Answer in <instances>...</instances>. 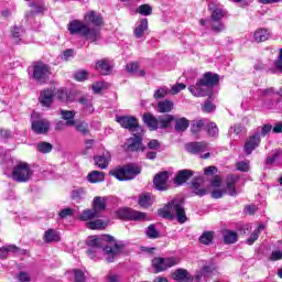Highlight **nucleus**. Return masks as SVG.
I'll list each match as a JSON object with an SVG mask.
<instances>
[{"label":"nucleus","mask_w":282,"mask_h":282,"mask_svg":"<svg viewBox=\"0 0 282 282\" xmlns=\"http://www.w3.org/2000/svg\"><path fill=\"white\" fill-rule=\"evenodd\" d=\"M238 171H241L242 173H248L250 171V162L248 161H240L237 163Z\"/></svg>","instance_id":"603ef678"},{"label":"nucleus","mask_w":282,"mask_h":282,"mask_svg":"<svg viewBox=\"0 0 282 282\" xmlns=\"http://www.w3.org/2000/svg\"><path fill=\"white\" fill-rule=\"evenodd\" d=\"M117 216L120 219H128L129 221H147V214L134 210L132 208H120L117 210Z\"/></svg>","instance_id":"1a4fd4ad"},{"label":"nucleus","mask_w":282,"mask_h":282,"mask_svg":"<svg viewBox=\"0 0 282 282\" xmlns=\"http://www.w3.org/2000/svg\"><path fill=\"white\" fill-rule=\"evenodd\" d=\"M237 182H239V176L229 175L227 177V186L223 191H225V193H228V195H230L231 197H235V195H237V187L235 186Z\"/></svg>","instance_id":"412c9836"},{"label":"nucleus","mask_w":282,"mask_h":282,"mask_svg":"<svg viewBox=\"0 0 282 282\" xmlns=\"http://www.w3.org/2000/svg\"><path fill=\"white\" fill-rule=\"evenodd\" d=\"M147 30H149V20L142 19L140 23L137 25V28L134 29L135 39H142Z\"/></svg>","instance_id":"a878e982"},{"label":"nucleus","mask_w":282,"mask_h":282,"mask_svg":"<svg viewBox=\"0 0 282 282\" xmlns=\"http://www.w3.org/2000/svg\"><path fill=\"white\" fill-rule=\"evenodd\" d=\"M22 32H23V28H20V26H14L11 31L13 39H19Z\"/></svg>","instance_id":"e2e57ef3"},{"label":"nucleus","mask_w":282,"mask_h":282,"mask_svg":"<svg viewBox=\"0 0 282 282\" xmlns=\"http://www.w3.org/2000/svg\"><path fill=\"white\" fill-rule=\"evenodd\" d=\"M91 89L94 94H100L102 89H107V83L105 82H97L93 84Z\"/></svg>","instance_id":"09e8293b"},{"label":"nucleus","mask_w":282,"mask_h":282,"mask_svg":"<svg viewBox=\"0 0 282 282\" xmlns=\"http://www.w3.org/2000/svg\"><path fill=\"white\" fill-rule=\"evenodd\" d=\"M223 239L227 246H230V243H237L239 235L230 229H225L223 230Z\"/></svg>","instance_id":"393cba45"},{"label":"nucleus","mask_w":282,"mask_h":282,"mask_svg":"<svg viewBox=\"0 0 282 282\" xmlns=\"http://www.w3.org/2000/svg\"><path fill=\"white\" fill-rule=\"evenodd\" d=\"M175 105L171 100H163L158 104V111L159 113H169L170 111H173V108Z\"/></svg>","instance_id":"7c9ffc66"},{"label":"nucleus","mask_w":282,"mask_h":282,"mask_svg":"<svg viewBox=\"0 0 282 282\" xmlns=\"http://www.w3.org/2000/svg\"><path fill=\"white\" fill-rule=\"evenodd\" d=\"M281 259H282V251H279V250L272 251L270 261H281Z\"/></svg>","instance_id":"680f3d73"},{"label":"nucleus","mask_w":282,"mask_h":282,"mask_svg":"<svg viewBox=\"0 0 282 282\" xmlns=\"http://www.w3.org/2000/svg\"><path fill=\"white\" fill-rule=\"evenodd\" d=\"M56 94V89L46 88L41 90L39 101L42 107H52V102H54V96Z\"/></svg>","instance_id":"ddd939ff"},{"label":"nucleus","mask_w":282,"mask_h":282,"mask_svg":"<svg viewBox=\"0 0 282 282\" xmlns=\"http://www.w3.org/2000/svg\"><path fill=\"white\" fill-rule=\"evenodd\" d=\"M253 36L257 43H263V41H268V39H270V31L267 29H259L254 32Z\"/></svg>","instance_id":"c9c22d12"},{"label":"nucleus","mask_w":282,"mask_h":282,"mask_svg":"<svg viewBox=\"0 0 282 282\" xmlns=\"http://www.w3.org/2000/svg\"><path fill=\"white\" fill-rule=\"evenodd\" d=\"M148 148L152 149V150H158L160 149V141L153 139L148 143Z\"/></svg>","instance_id":"0e129e2a"},{"label":"nucleus","mask_w":282,"mask_h":282,"mask_svg":"<svg viewBox=\"0 0 282 282\" xmlns=\"http://www.w3.org/2000/svg\"><path fill=\"white\" fill-rule=\"evenodd\" d=\"M183 89H186V86L184 83H180V84L173 85L170 93L172 94V96H175L180 94V91H183Z\"/></svg>","instance_id":"3c124183"},{"label":"nucleus","mask_w":282,"mask_h":282,"mask_svg":"<svg viewBox=\"0 0 282 282\" xmlns=\"http://www.w3.org/2000/svg\"><path fill=\"white\" fill-rule=\"evenodd\" d=\"M205 175H215L217 173V167L216 166H207L204 170Z\"/></svg>","instance_id":"69168bd1"},{"label":"nucleus","mask_w":282,"mask_h":282,"mask_svg":"<svg viewBox=\"0 0 282 282\" xmlns=\"http://www.w3.org/2000/svg\"><path fill=\"white\" fill-rule=\"evenodd\" d=\"M97 72H100L102 76H107L111 72V65L107 59H100L96 63Z\"/></svg>","instance_id":"c756f323"},{"label":"nucleus","mask_w":282,"mask_h":282,"mask_svg":"<svg viewBox=\"0 0 282 282\" xmlns=\"http://www.w3.org/2000/svg\"><path fill=\"white\" fill-rule=\"evenodd\" d=\"M173 279L178 282H188L191 281V274L185 269H177L173 273Z\"/></svg>","instance_id":"bb28decb"},{"label":"nucleus","mask_w":282,"mask_h":282,"mask_svg":"<svg viewBox=\"0 0 282 282\" xmlns=\"http://www.w3.org/2000/svg\"><path fill=\"white\" fill-rule=\"evenodd\" d=\"M145 236L148 239H160V231L158 228H155L154 224H151L147 229H145Z\"/></svg>","instance_id":"4c0bfd02"},{"label":"nucleus","mask_w":282,"mask_h":282,"mask_svg":"<svg viewBox=\"0 0 282 282\" xmlns=\"http://www.w3.org/2000/svg\"><path fill=\"white\" fill-rule=\"evenodd\" d=\"M193 171L191 170H181L177 172L175 178H174V184L177 186H182V184H186L191 177H193Z\"/></svg>","instance_id":"aec40b11"},{"label":"nucleus","mask_w":282,"mask_h":282,"mask_svg":"<svg viewBox=\"0 0 282 282\" xmlns=\"http://www.w3.org/2000/svg\"><path fill=\"white\" fill-rule=\"evenodd\" d=\"M142 120L150 131H158V129H167L169 124L175 120V117L173 115H164L155 118L153 113L145 112Z\"/></svg>","instance_id":"39448f33"},{"label":"nucleus","mask_w":282,"mask_h":282,"mask_svg":"<svg viewBox=\"0 0 282 282\" xmlns=\"http://www.w3.org/2000/svg\"><path fill=\"white\" fill-rule=\"evenodd\" d=\"M161 217L164 219H175L178 224H186L188 217H186V210H184V203L180 199H173L165 205L164 208L159 210Z\"/></svg>","instance_id":"20e7f679"},{"label":"nucleus","mask_w":282,"mask_h":282,"mask_svg":"<svg viewBox=\"0 0 282 282\" xmlns=\"http://www.w3.org/2000/svg\"><path fill=\"white\" fill-rule=\"evenodd\" d=\"M151 204H152L151 194H142L139 197V206H141L142 208H149Z\"/></svg>","instance_id":"79ce46f5"},{"label":"nucleus","mask_w":282,"mask_h":282,"mask_svg":"<svg viewBox=\"0 0 282 282\" xmlns=\"http://www.w3.org/2000/svg\"><path fill=\"white\" fill-rule=\"evenodd\" d=\"M261 228H263V226H260L258 229L252 231L250 237L247 239L248 246H252V243H254V241L259 239V235L261 234Z\"/></svg>","instance_id":"49530a36"},{"label":"nucleus","mask_w":282,"mask_h":282,"mask_svg":"<svg viewBox=\"0 0 282 282\" xmlns=\"http://www.w3.org/2000/svg\"><path fill=\"white\" fill-rule=\"evenodd\" d=\"M208 10L212 12L210 19L214 22H219L226 17V11L221 8H215L214 4H209Z\"/></svg>","instance_id":"5701e85b"},{"label":"nucleus","mask_w":282,"mask_h":282,"mask_svg":"<svg viewBox=\"0 0 282 282\" xmlns=\"http://www.w3.org/2000/svg\"><path fill=\"white\" fill-rule=\"evenodd\" d=\"M216 106L210 101V99H207L203 106V111L205 113H210L212 111H215Z\"/></svg>","instance_id":"864d4df0"},{"label":"nucleus","mask_w":282,"mask_h":282,"mask_svg":"<svg viewBox=\"0 0 282 282\" xmlns=\"http://www.w3.org/2000/svg\"><path fill=\"white\" fill-rule=\"evenodd\" d=\"M169 177H170V174L166 171L158 173L154 176L153 183L156 191H169Z\"/></svg>","instance_id":"f8f14e48"},{"label":"nucleus","mask_w":282,"mask_h":282,"mask_svg":"<svg viewBox=\"0 0 282 282\" xmlns=\"http://www.w3.org/2000/svg\"><path fill=\"white\" fill-rule=\"evenodd\" d=\"M173 121H175V126L174 129L177 132H184L186 131V129H188L191 121H188V119L186 118H178V119H174Z\"/></svg>","instance_id":"72a5a7b5"},{"label":"nucleus","mask_w":282,"mask_h":282,"mask_svg":"<svg viewBox=\"0 0 282 282\" xmlns=\"http://www.w3.org/2000/svg\"><path fill=\"white\" fill-rule=\"evenodd\" d=\"M281 156V153L279 151H275L272 155L267 158V164H272L273 162H276L279 158Z\"/></svg>","instance_id":"bf43d9fd"},{"label":"nucleus","mask_w":282,"mask_h":282,"mask_svg":"<svg viewBox=\"0 0 282 282\" xmlns=\"http://www.w3.org/2000/svg\"><path fill=\"white\" fill-rule=\"evenodd\" d=\"M15 279L19 282H31L32 275L28 271H20L15 274Z\"/></svg>","instance_id":"c03bdc74"},{"label":"nucleus","mask_w":282,"mask_h":282,"mask_svg":"<svg viewBox=\"0 0 282 282\" xmlns=\"http://www.w3.org/2000/svg\"><path fill=\"white\" fill-rule=\"evenodd\" d=\"M86 148L85 150H83V155H87V153H89V151H91V147H94V140L93 139H88L85 141Z\"/></svg>","instance_id":"052dcab7"},{"label":"nucleus","mask_w":282,"mask_h":282,"mask_svg":"<svg viewBox=\"0 0 282 282\" xmlns=\"http://www.w3.org/2000/svg\"><path fill=\"white\" fill-rule=\"evenodd\" d=\"M260 143H261V137H259V134L251 135L245 143V148H243L245 153L247 155H250L252 151H254V149L259 147Z\"/></svg>","instance_id":"a211bd4d"},{"label":"nucleus","mask_w":282,"mask_h":282,"mask_svg":"<svg viewBox=\"0 0 282 282\" xmlns=\"http://www.w3.org/2000/svg\"><path fill=\"white\" fill-rule=\"evenodd\" d=\"M216 85H219V76L213 72H207L197 80L196 85L188 87V91L196 98H204L210 94V89Z\"/></svg>","instance_id":"7ed1b4c3"},{"label":"nucleus","mask_w":282,"mask_h":282,"mask_svg":"<svg viewBox=\"0 0 282 282\" xmlns=\"http://www.w3.org/2000/svg\"><path fill=\"white\" fill-rule=\"evenodd\" d=\"M73 127H75L76 131H78V133H82V135L89 134V124L85 121H75V124H73Z\"/></svg>","instance_id":"e433bc0d"},{"label":"nucleus","mask_w":282,"mask_h":282,"mask_svg":"<svg viewBox=\"0 0 282 282\" xmlns=\"http://www.w3.org/2000/svg\"><path fill=\"white\" fill-rule=\"evenodd\" d=\"M91 208L102 217V213L107 210V197L95 196L91 203Z\"/></svg>","instance_id":"dca6fc26"},{"label":"nucleus","mask_w":282,"mask_h":282,"mask_svg":"<svg viewBox=\"0 0 282 282\" xmlns=\"http://www.w3.org/2000/svg\"><path fill=\"white\" fill-rule=\"evenodd\" d=\"M50 76H52L51 65L43 62H35L33 64V80H35L37 85H45V83L50 80Z\"/></svg>","instance_id":"423d86ee"},{"label":"nucleus","mask_w":282,"mask_h":282,"mask_svg":"<svg viewBox=\"0 0 282 282\" xmlns=\"http://www.w3.org/2000/svg\"><path fill=\"white\" fill-rule=\"evenodd\" d=\"M43 241L44 243H58L61 241V232L50 228L44 231Z\"/></svg>","instance_id":"6ab92c4d"},{"label":"nucleus","mask_w":282,"mask_h":282,"mask_svg":"<svg viewBox=\"0 0 282 282\" xmlns=\"http://www.w3.org/2000/svg\"><path fill=\"white\" fill-rule=\"evenodd\" d=\"M140 173L141 171L139 166L130 164L116 170H111L109 175H112V177H116L120 182H124L127 180H133L135 175H140Z\"/></svg>","instance_id":"0eeeda50"},{"label":"nucleus","mask_w":282,"mask_h":282,"mask_svg":"<svg viewBox=\"0 0 282 282\" xmlns=\"http://www.w3.org/2000/svg\"><path fill=\"white\" fill-rule=\"evenodd\" d=\"M180 261L177 258H161L156 257L152 260V268L155 270V272H164L169 270V268H173V265H177Z\"/></svg>","instance_id":"9d476101"},{"label":"nucleus","mask_w":282,"mask_h":282,"mask_svg":"<svg viewBox=\"0 0 282 282\" xmlns=\"http://www.w3.org/2000/svg\"><path fill=\"white\" fill-rule=\"evenodd\" d=\"M52 149H54V145L50 142L42 141L36 144V150L39 153H52Z\"/></svg>","instance_id":"58836bf2"},{"label":"nucleus","mask_w":282,"mask_h":282,"mask_svg":"<svg viewBox=\"0 0 282 282\" xmlns=\"http://www.w3.org/2000/svg\"><path fill=\"white\" fill-rule=\"evenodd\" d=\"M139 14H142L143 17H150L153 12V8L149 4H142L138 9Z\"/></svg>","instance_id":"de8ad7c7"},{"label":"nucleus","mask_w":282,"mask_h":282,"mask_svg":"<svg viewBox=\"0 0 282 282\" xmlns=\"http://www.w3.org/2000/svg\"><path fill=\"white\" fill-rule=\"evenodd\" d=\"M94 162L98 169L105 170L109 166V162H111V153L105 151L101 155L94 156Z\"/></svg>","instance_id":"f3484780"},{"label":"nucleus","mask_w":282,"mask_h":282,"mask_svg":"<svg viewBox=\"0 0 282 282\" xmlns=\"http://www.w3.org/2000/svg\"><path fill=\"white\" fill-rule=\"evenodd\" d=\"M116 122L120 123L122 129H128V131H138L140 123L135 117L131 116H117Z\"/></svg>","instance_id":"9b49d317"},{"label":"nucleus","mask_w":282,"mask_h":282,"mask_svg":"<svg viewBox=\"0 0 282 282\" xmlns=\"http://www.w3.org/2000/svg\"><path fill=\"white\" fill-rule=\"evenodd\" d=\"M203 184L204 177L202 176L195 178L192 182V188L194 189L195 195H197L198 197H204V195H206V188H200Z\"/></svg>","instance_id":"b1692460"},{"label":"nucleus","mask_w":282,"mask_h":282,"mask_svg":"<svg viewBox=\"0 0 282 282\" xmlns=\"http://www.w3.org/2000/svg\"><path fill=\"white\" fill-rule=\"evenodd\" d=\"M72 215H74V209L72 208L62 209L59 213L61 219H67V217H72Z\"/></svg>","instance_id":"13d9d810"},{"label":"nucleus","mask_w":282,"mask_h":282,"mask_svg":"<svg viewBox=\"0 0 282 282\" xmlns=\"http://www.w3.org/2000/svg\"><path fill=\"white\" fill-rule=\"evenodd\" d=\"M9 252L17 254L18 252H21V248L17 247L15 245H9L0 248V259H8Z\"/></svg>","instance_id":"473e14b6"},{"label":"nucleus","mask_w":282,"mask_h":282,"mask_svg":"<svg viewBox=\"0 0 282 282\" xmlns=\"http://www.w3.org/2000/svg\"><path fill=\"white\" fill-rule=\"evenodd\" d=\"M139 67H140V64H138L137 62H131L127 64L126 69L127 72H129V74H137V76H140V77L147 76V70L144 69L138 70Z\"/></svg>","instance_id":"c85d7f7f"},{"label":"nucleus","mask_w":282,"mask_h":282,"mask_svg":"<svg viewBox=\"0 0 282 282\" xmlns=\"http://www.w3.org/2000/svg\"><path fill=\"white\" fill-rule=\"evenodd\" d=\"M128 149L129 151H143L142 137L133 134V137L128 140Z\"/></svg>","instance_id":"4be33fe9"},{"label":"nucleus","mask_w":282,"mask_h":282,"mask_svg":"<svg viewBox=\"0 0 282 282\" xmlns=\"http://www.w3.org/2000/svg\"><path fill=\"white\" fill-rule=\"evenodd\" d=\"M84 21L73 20L68 23V32L69 34H79L86 41H90V43H97L100 41V29L105 25V20L102 15H100L96 11H90L85 14Z\"/></svg>","instance_id":"f257e3e1"},{"label":"nucleus","mask_w":282,"mask_h":282,"mask_svg":"<svg viewBox=\"0 0 282 282\" xmlns=\"http://www.w3.org/2000/svg\"><path fill=\"white\" fill-rule=\"evenodd\" d=\"M74 274H75V282H85V273L82 270L75 269Z\"/></svg>","instance_id":"6e6d98bb"},{"label":"nucleus","mask_w":282,"mask_h":282,"mask_svg":"<svg viewBox=\"0 0 282 282\" xmlns=\"http://www.w3.org/2000/svg\"><path fill=\"white\" fill-rule=\"evenodd\" d=\"M105 226H107V223L102 221L101 219L89 221L87 224V227L90 228V230H101L105 228Z\"/></svg>","instance_id":"37998d69"},{"label":"nucleus","mask_w":282,"mask_h":282,"mask_svg":"<svg viewBox=\"0 0 282 282\" xmlns=\"http://www.w3.org/2000/svg\"><path fill=\"white\" fill-rule=\"evenodd\" d=\"M32 175V169H30V164L28 163H19L17 166H14L12 172L13 180L20 183L30 182Z\"/></svg>","instance_id":"6e6552de"},{"label":"nucleus","mask_w":282,"mask_h":282,"mask_svg":"<svg viewBox=\"0 0 282 282\" xmlns=\"http://www.w3.org/2000/svg\"><path fill=\"white\" fill-rule=\"evenodd\" d=\"M98 217H101L100 214L93 207L91 209H85L79 216V219L82 221H89Z\"/></svg>","instance_id":"cd10ccee"},{"label":"nucleus","mask_w":282,"mask_h":282,"mask_svg":"<svg viewBox=\"0 0 282 282\" xmlns=\"http://www.w3.org/2000/svg\"><path fill=\"white\" fill-rule=\"evenodd\" d=\"M203 127H204L203 120H194L192 121V124H191V131L192 133H199Z\"/></svg>","instance_id":"a18cd8bd"},{"label":"nucleus","mask_w":282,"mask_h":282,"mask_svg":"<svg viewBox=\"0 0 282 282\" xmlns=\"http://www.w3.org/2000/svg\"><path fill=\"white\" fill-rule=\"evenodd\" d=\"M166 96H169V88L166 87H161L154 93L155 100H159L160 98H166Z\"/></svg>","instance_id":"8fccbe9b"},{"label":"nucleus","mask_w":282,"mask_h":282,"mask_svg":"<svg viewBox=\"0 0 282 282\" xmlns=\"http://www.w3.org/2000/svg\"><path fill=\"white\" fill-rule=\"evenodd\" d=\"M186 151H188V153H193L194 155H199L200 153L208 151V143L204 141L187 143Z\"/></svg>","instance_id":"2eb2a0df"},{"label":"nucleus","mask_w":282,"mask_h":282,"mask_svg":"<svg viewBox=\"0 0 282 282\" xmlns=\"http://www.w3.org/2000/svg\"><path fill=\"white\" fill-rule=\"evenodd\" d=\"M275 67L276 69H279V72H282V48L280 50V57L275 62Z\"/></svg>","instance_id":"774afa93"},{"label":"nucleus","mask_w":282,"mask_h":282,"mask_svg":"<svg viewBox=\"0 0 282 282\" xmlns=\"http://www.w3.org/2000/svg\"><path fill=\"white\" fill-rule=\"evenodd\" d=\"M214 237H215L214 231H205L199 237V241H200V243H204V246H208L209 243H213Z\"/></svg>","instance_id":"ea45409f"},{"label":"nucleus","mask_w":282,"mask_h":282,"mask_svg":"<svg viewBox=\"0 0 282 282\" xmlns=\"http://www.w3.org/2000/svg\"><path fill=\"white\" fill-rule=\"evenodd\" d=\"M212 30L213 32H216V34H219V32H224L226 30V26L224 25L223 22H214L212 23Z\"/></svg>","instance_id":"5fc2aeb1"},{"label":"nucleus","mask_w":282,"mask_h":282,"mask_svg":"<svg viewBox=\"0 0 282 282\" xmlns=\"http://www.w3.org/2000/svg\"><path fill=\"white\" fill-rule=\"evenodd\" d=\"M206 129L210 138H217L219 135V128L217 127V123L209 122L207 123Z\"/></svg>","instance_id":"a19ab883"},{"label":"nucleus","mask_w":282,"mask_h":282,"mask_svg":"<svg viewBox=\"0 0 282 282\" xmlns=\"http://www.w3.org/2000/svg\"><path fill=\"white\" fill-rule=\"evenodd\" d=\"M107 279H108V282H120L121 281L120 275L113 274V273L108 274Z\"/></svg>","instance_id":"338daca9"},{"label":"nucleus","mask_w":282,"mask_h":282,"mask_svg":"<svg viewBox=\"0 0 282 282\" xmlns=\"http://www.w3.org/2000/svg\"><path fill=\"white\" fill-rule=\"evenodd\" d=\"M32 131L37 135H45L50 131V121L47 119H36L32 121Z\"/></svg>","instance_id":"4468645a"},{"label":"nucleus","mask_w":282,"mask_h":282,"mask_svg":"<svg viewBox=\"0 0 282 282\" xmlns=\"http://www.w3.org/2000/svg\"><path fill=\"white\" fill-rule=\"evenodd\" d=\"M75 80H87V70H79L74 74Z\"/></svg>","instance_id":"4d7b16f0"},{"label":"nucleus","mask_w":282,"mask_h":282,"mask_svg":"<svg viewBox=\"0 0 282 282\" xmlns=\"http://www.w3.org/2000/svg\"><path fill=\"white\" fill-rule=\"evenodd\" d=\"M59 115L62 116L63 120H66V126L67 127H74V124H75L74 118L76 116L75 111L59 110Z\"/></svg>","instance_id":"2f4dec72"},{"label":"nucleus","mask_w":282,"mask_h":282,"mask_svg":"<svg viewBox=\"0 0 282 282\" xmlns=\"http://www.w3.org/2000/svg\"><path fill=\"white\" fill-rule=\"evenodd\" d=\"M87 180L88 182H90V184H98V182H105V173L100 171H91L87 175Z\"/></svg>","instance_id":"f704fd0d"},{"label":"nucleus","mask_w":282,"mask_h":282,"mask_svg":"<svg viewBox=\"0 0 282 282\" xmlns=\"http://www.w3.org/2000/svg\"><path fill=\"white\" fill-rule=\"evenodd\" d=\"M90 249L87 250L89 259H96V249L102 248L104 257L108 263H113L122 251L123 245L113 239L112 236L104 235L89 241ZM104 246V247H102Z\"/></svg>","instance_id":"f03ea898"}]
</instances>
